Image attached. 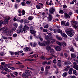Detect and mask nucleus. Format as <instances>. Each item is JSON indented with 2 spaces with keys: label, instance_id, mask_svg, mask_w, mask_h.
<instances>
[{
  "label": "nucleus",
  "instance_id": "obj_39",
  "mask_svg": "<svg viewBox=\"0 0 78 78\" xmlns=\"http://www.w3.org/2000/svg\"><path fill=\"white\" fill-rule=\"evenodd\" d=\"M21 5L22 6H25V2L23 1L21 2Z\"/></svg>",
  "mask_w": 78,
  "mask_h": 78
},
{
  "label": "nucleus",
  "instance_id": "obj_41",
  "mask_svg": "<svg viewBox=\"0 0 78 78\" xmlns=\"http://www.w3.org/2000/svg\"><path fill=\"white\" fill-rule=\"evenodd\" d=\"M31 1H27L26 2V3L27 4H31Z\"/></svg>",
  "mask_w": 78,
  "mask_h": 78
},
{
  "label": "nucleus",
  "instance_id": "obj_16",
  "mask_svg": "<svg viewBox=\"0 0 78 78\" xmlns=\"http://www.w3.org/2000/svg\"><path fill=\"white\" fill-rule=\"evenodd\" d=\"M22 77L23 78H27L28 76L25 73H23L22 74Z\"/></svg>",
  "mask_w": 78,
  "mask_h": 78
},
{
  "label": "nucleus",
  "instance_id": "obj_29",
  "mask_svg": "<svg viewBox=\"0 0 78 78\" xmlns=\"http://www.w3.org/2000/svg\"><path fill=\"white\" fill-rule=\"evenodd\" d=\"M51 40L52 41H51V44H53V42H55V41H56V40H55V39H54L53 38H51Z\"/></svg>",
  "mask_w": 78,
  "mask_h": 78
},
{
  "label": "nucleus",
  "instance_id": "obj_62",
  "mask_svg": "<svg viewBox=\"0 0 78 78\" xmlns=\"http://www.w3.org/2000/svg\"><path fill=\"white\" fill-rule=\"evenodd\" d=\"M55 73H56V74H58V73H59L58 69H57V70H56L55 71Z\"/></svg>",
  "mask_w": 78,
  "mask_h": 78
},
{
  "label": "nucleus",
  "instance_id": "obj_60",
  "mask_svg": "<svg viewBox=\"0 0 78 78\" xmlns=\"http://www.w3.org/2000/svg\"><path fill=\"white\" fill-rule=\"evenodd\" d=\"M6 76H7V77L8 78H11V76H10V75L8 74L7 75H6Z\"/></svg>",
  "mask_w": 78,
  "mask_h": 78
},
{
  "label": "nucleus",
  "instance_id": "obj_15",
  "mask_svg": "<svg viewBox=\"0 0 78 78\" xmlns=\"http://www.w3.org/2000/svg\"><path fill=\"white\" fill-rule=\"evenodd\" d=\"M38 44L39 45H40V46H41V47H44V46H45V44L42 43L40 42H39L38 43Z\"/></svg>",
  "mask_w": 78,
  "mask_h": 78
},
{
  "label": "nucleus",
  "instance_id": "obj_12",
  "mask_svg": "<svg viewBox=\"0 0 78 78\" xmlns=\"http://www.w3.org/2000/svg\"><path fill=\"white\" fill-rule=\"evenodd\" d=\"M9 29L7 28H5V29L4 31V33H8L9 32Z\"/></svg>",
  "mask_w": 78,
  "mask_h": 78
},
{
  "label": "nucleus",
  "instance_id": "obj_51",
  "mask_svg": "<svg viewBox=\"0 0 78 78\" xmlns=\"http://www.w3.org/2000/svg\"><path fill=\"white\" fill-rule=\"evenodd\" d=\"M53 63L54 64H56V59H54L53 60Z\"/></svg>",
  "mask_w": 78,
  "mask_h": 78
},
{
  "label": "nucleus",
  "instance_id": "obj_22",
  "mask_svg": "<svg viewBox=\"0 0 78 78\" xmlns=\"http://www.w3.org/2000/svg\"><path fill=\"white\" fill-rule=\"evenodd\" d=\"M61 35L62 36H63V37H67V36L65 34L62 33Z\"/></svg>",
  "mask_w": 78,
  "mask_h": 78
},
{
  "label": "nucleus",
  "instance_id": "obj_47",
  "mask_svg": "<svg viewBox=\"0 0 78 78\" xmlns=\"http://www.w3.org/2000/svg\"><path fill=\"white\" fill-rule=\"evenodd\" d=\"M46 33L47 34H48V35L50 36H53V35L51 33H49L48 32H47Z\"/></svg>",
  "mask_w": 78,
  "mask_h": 78
},
{
  "label": "nucleus",
  "instance_id": "obj_23",
  "mask_svg": "<svg viewBox=\"0 0 78 78\" xmlns=\"http://www.w3.org/2000/svg\"><path fill=\"white\" fill-rule=\"evenodd\" d=\"M24 21L25 23H30V21L27 19H25Z\"/></svg>",
  "mask_w": 78,
  "mask_h": 78
},
{
  "label": "nucleus",
  "instance_id": "obj_35",
  "mask_svg": "<svg viewBox=\"0 0 78 78\" xmlns=\"http://www.w3.org/2000/svg\"><path fill=\"white\" fill-rule=\"evenodd\" d=\"M56 44L59 45H60V46H61V45H62L61 43L59 41H56Z\"/></svg>",
  "mask_w": 78,
  "mask_h": 78
},
{
  "label": "nucleus",
  "instance_id": "obj_3",
  "mask_svg": "<svg viewBox=\"0 0 78 78\" xmlns=\"http://www.w3.org/2000/svg\"><path fill=\"white\" fill-rule=\"evenodd\" d=\"M29 29V27H28V26H27V24H25L24 27L23 28V31H24V32L25 33H26L27 32V31L26 30H28Z\"/></svg>",
  "mask_w": 78,
  "mask_h": 78
},
{
  "label": "nucleus",
  "instance_id": "obj_57",
  "mask_svg": "<svg viewBox=\"0 0 78 78\" xmlns=\"http://www.w3.org/2000/svg\"><path fill=\"white\" fill-rule=\"evenodd\" d=\"M3 69L4 70H5V71H8V69L7 68H3Z\"/></svg>",
  "mask_w": 78,
  "mask_h": 78
},
{
  "label": "nucleus",
  "instance_id": "obj_17",
  "mask_svg": "<svg viewBox=\"0 0 78 78\" xmlns=\"http://www.w3.org/2000/svg\"><path fill=\"white\" fill-rule=\"evenodd\" d=\"M72 70H73V69L72 68H70L69 70V75H71L72 73Z\"/></svg>",
  "mask_w": 78,
  "mask_h": 78
},
{
  "label": "nucleus",
  "instance_id": "obj_56",
  "mask_svg": "<svg viewBox=\"0 0 78 78\" xmlns=\"http://www.w3.org/2000/svg\"><path fill=\"white\" fill-rule=\"evenodd\" d=\"M47 64V62H46V61L44 62L43 63V65H45Z\"/></svg>",
  "mask_w": 78,
  "mask_h": 78
},
{
  "label": "nucleus",
  "instance_id": "obj_19",
  "mask_svg": "<svg viewBox=\"0 0 78 78\" xmlns=\"http://www.w3.org/2000/svg\"><path fill=\"white\" fill-rule=\"evenodd\" d=\"M74 68H75L76 70H78V65H75L73 66Z\"/></svg>",
  "mask_w": 78,
  "mask_h": 78
},
{
  "label": "nucleus",
  "instance_id": "obj_59",
  "mask_svg": "<svg viewBox=\"0 0 78 78\" xmlns=\"http://www.w3.org/2000/svg\"><path fill=\"white\" fill-rule=\"evenodd\" d=\"M13 36L14 37H17V34H14L13 35Z\"/></svg>",
  "mask_w": 78,
  "mask_h": 78
},
{
  "label": "nucleus",
  "instance_id": "obj_31",
  "mask_svg": "<svg viewBox=\"0 0 78 78\" xmlns=\"http://www.w3.org/2000/svg\"><path fill=\"white\" fill-rule=\"evenodd\" d=\"M45 39L46 40H49L50 39V38L49 37V36L47 35L45 37Z\"/></svg>",
  "mask_w": 78,
  "mask_h": 78
},
{
  "label": "nucleus",
  "instance_id": "obj_55",
  "mask_svg": "<svg viewBox=\"0 0 78 78\" xmlns=\"http://www.w3.org/2000/svg\"><path fill=\"white\" fill-rule=\"evenodd\" d=\"M16 29L15 27H14L12 30V31H16Z\"/></svg>",
  "mask_w": 78,
  "mask_h": 78
},
{
  "label": "nucleus",
  "instance_id": "obj_13",
  "mask_svg": "<svg viewBox=\"0 0 78 78\" xmlns=\"http://www.w3.org/2000/svg\"><path fill=\"white\" fill-rule=\"evenodd\" d=\"M56 39H57L59 41H62V39L61 37H59L58 35H56Z\"/></svg>",
  "mask_w": 78,
  "mask_h": 78
},
{
  "label": "nucleus",
  "instance_id": "obj_40",
  "mask_svg": "<svg viewBox=\"0 0 78 78\" xmlns=\"http://www.w3.org/2000/svg\"><path fill=\"white\" fill-rule=\"evenodd\" d=\"M41 7V5H37L36 6V7L37 9H40V7Z\"/></svg>",
  "mask_w": 78,
  "mask_h": 78
},
{
  "label": "nucleus",
  "instance_id": "obj_9",
  "mask_svg": "<svg viewBox=\"0 0 78 78\" xmlns=\"http://www.w3.org/2000/svg\"><path fill=\"white\" fill-rule=\"evenodd\" d=\"M45 44L46 45H50L51 44V42L50 40H47L45 42Z\"/></svg>",
  "mask_w": 78,
  "mask_h": 78
},
{
  "label": "nucleus",
  "instance_id": "obj_14",
  "mask_svg": "<svg viewBox=\"0 0 78 78\" xmlns=\"http://www.w3.org/2000/svg\"><path fill=\"white\" fill-rule=\"evenodd\" d=\"M34 18L33 17V16H30L28 17V19L29 20H32Z\"/></svg>",
  "mask_w": 78,
  "mask_h": 78
},
{
  "label": "nucleus",
  "instance_id": "obj_7",
  "mask_svg": "<svg viewBox=\"0 0 78 78\" xmlns=\"http://www.w3.org/2000/svg\"><path fill=\"white\" fill-rule=\"evenodd\" d=\"M55 50L56 51H61V47L60 46H57L55 47Z\"/></svg>",
  "mask_w": 78,
  "mask_h": 78
},
{
  "label": "nucleus",
  "instance_id": "obj_48",
  "mask_svg": "<svg viewBox=\"0 0 78 78\" xmlns=\"http://www.w3.org/2000/svg\"><path fill=\"white\" fill-rule=\"evenodd\" d=\"M48 24H47L44 27V28H48Z\"/></svg>",
  "mask_w": 78,
  "mask_h": 78
},
{
  "label": "nucleus",
  "instance_id": "obj_58",
  "mask_svg": "<svg viewBox=\"0 0 78 78\" xmlns=\"http://www.w3.org/2000/svg\"><path fill=\"white\" fill-rule=\"evenodd\" d=\"M59 13H64V11L62 10H61L59 11Z\"/></svg>",
  "mask_w": 78,
  "mask_h": 78
},
{
  "label": "nucleus",
  "instance_id": "obj_63",
  "mask_svg": "<svg viewBox=\"0 0 78 78\" xmlns=\"http://www.w3.org/2000/svg\"><path fill=\"white\" fill-rule=\"evenodd\" d=\"M63 7L64 8H67V5H64L63 6Z\"/></svg>",
  "mask_w": 78,
  "mask_h": 78
},
{
  "label": "nucleus",
  "instance_id": "obj_10",
  "mask_svg": "<svg viewBox=\"0 0 78 78\" xmlns=\"http://www.w3.org/2000/svg\"><path fill=\"white\" fill-rule=\"evenodd\" d=\"M3 22L4 23H3V25H5V24H6L8 23V21L7 19H5L4 20V22Z\"/></svg>",
  "mask_w": 78,
  "mask_h": 78
},
{
  "label": "nucleus",
  "instance_id": "obj_24",
  "mask_svg": "<svg viewBox=\"0 0 78 78\" xmlns=\"http://www.w3.org/2000/svg\"><path fill=\"white\" fill-rule=\"evenodd\" d=\"M48 70H46L45 72H44V75H48L49 73L48 72Z\"/></svg>",
  "mask_w": 78,
  "mask_h": 78
},
{
  "label": "nucleus",
  "instance_id": "obj_49",
  "mask_svg": "<svg viewBox=\"0 0 78 78\" xmlns=\"http://www.w3.org/2000/svg\"><path fill=\"white\" fill-rule=\"evenodd\" d=\"M72 14H73V13H72V12H69V15L70 16H71Z\"/></svg>",
  "mask_w": 78,
  "mask_h": 78
},
{
  "label": "nucleus",
  "instance_id": "obj_61",
  "mask_svg": "<svg viewBox=\"0 0 78 78\" xmlns=\"http://www.w3.org/2000/svg\"><path fill=\"white\" fill-rule=\"evenodd\" d=\"M11 65V64H6V65H5V66L7 67V66L8 67H9V66H10V65Z\"/></svg>",
  "mask_w": 78,
  "mask_h": 78
},
{
  "label": "nucleus",
  "instance_id": "obj_50",
  "mask_svg": "<svg viewBox=\"0 0 78 78\" xmlns=\"http://www.w3.org/2000/svg\"><path fill=\"white\" fill-rule=\"evenodd\" d=\"M73 73L74 74H76V71L75 70H74L73 71Z\"/></svg>",
  "mask_w": 78,
  "mask_h": 78
},
{
  "label": "nucleus",
  "instance_id": "obj_21",
  "mask_svg": "<svg viewBox=\"0 0 78 78\" xmlns=\"http://www.w3.org/2000/svg\"><path fill=\"white\" fill-rule=\"evenodd\" d=\"M71 56L72 58H75L76 57V55L74 54H71Z\"/></svg>",
  "mask_w": 78,
  "mask_h": 78
},
{
  "label": "nucleus",
  "instance_id": "obj_20",
  "mask_svg": "<svg viewBox=\"0 0 78 78\" xmlns=\"http://www.w3.org/2000/svg\"><path fill=\"white\" fill-rule=\"evenodd\" d=\"M50 52L51 54H54L55 53V50L53 49H51Z\"/></svg>",
  "mask_w": 78,
  "mask_h": 78
},
{
  "label": "nucleus",
  "instance_id": "obj_30",
  "mask_svg": "<svg viewBox=\"0 0 78 78\" xmlns=\"http://www.w3.org/2000/svg\"><path fill=\"white\" fill-rule=\"evenodd\" d=\"M57 31L58 33H61V34H62V30L60 29H58L57 30Z\"/></svg>",
  "mask_w": 78,
  "mask_h": 78
},
{
  "label": "nucleus",
  "instance_id": "obj_4",
  "mask_svg": "<svg viewBox=\"0 0 78 78\" xmlns=\"http://www.w3.org/2000/svg\"><path fill=\"white\" fill-rule=\"evenodd\" d=\"M25 73L27 74V76H31V72L28 70H26L25 71Z\"/></svg>",
  "mask_w": 78,
  "mask_h": 78
},
{
  "label": "nucleus",
  "instance_id": "obj_33",
  "mask_svg": "<svg viewBox=\"0 0 78 78\" xmlns=\"http://www.w3.org/2000/svg\"><path fill=\"white\" fill-rule=\"evenodd\" d=\"M37 45V43L36 42L34 43V44H33V47H36Z\"/></svg>",
  "mask_w": 78,
  "mask_h": 78
},
{
  "label": "nucleus",
  "instance_id": "obj_42",
  "mask_svg": "<svg viewBox=\"0 0 78 78\" xmlns=\"http://www.w3.org/2000/svg\"><path fill=\"white\" fill-rule=\"evenodd\" d=\"M45 58H45V57L44 56H42L41 57V59H45Z\"/></svg>",
  "mask_w": 78,
  "mask_h": 78
},
{
  "label": "nucleus",
  "instance_id": "obj_37",
  "mask_svg": "<svg viewBox=\"0 0 78 78\" xmlns=\"http://www.w3.org/2000/svg\"><path fill=\"white\" fill-rule=\"evenodd\" d=\"M50 66H46L45 68V69H50Z\"/></svg>",
  "mask_w": 78,
  "mask_h": 78
},
{
  "label": "nucleus",
  "instance_id": "obj_32",
  "mask_svg": "<svg viewBox=\"0 0 78 78\" xmlns=\"http://www.w3.org/2000/svg\"><path fill=\"white\" fill-rule=\"evenodd\" d=\"M63 76H64V77H65L67 76V73L66 72H65L64 73H63L62 75Z\"/></svg>",
  "mask_w": 78,
  "mask_h": 78
},
{
  "label": "nucleus",
  "instance_id": "obj_8",
  "mask_svg": "<svg viewBox=\"0 0 78 78\" xmlns=\"http://www.w3.org/2000/svg\"><path fill=\"white\" fill-rule=\"evenodd\" d=\"M46 49L48 51H50L51 49V47L49 45H47L46 47Z\"/></svg>",
  "mask_w": 78,
  "mask_h": 78
},
{
  "label": "nucleus",
  "instance_id": "obj_64",
  "mask_svg": "<svg viewBox=\"0 0 78 78\" xmlns=\"http://www.w3.org/2000/svg\"><path fill=\"white\" fill-rule=\"evenodd\" d=\"M20 22L21 23H23L24 22V20H21L20 21Z\"/></svg>",
  "mask_w": 78,
  "mask_h": 78
},
{
  "label": "nucleus",
  "instance_id": "obj_44",
  "mask_svg": "<svg viewBox=\"0 0 78 78\" xmlns=\"http://www.w3.org/2000/svg\"><path fill=\"white\" fill-rule=\"evenodd\" d=\"M41 72H44V68L43 67H41Z\"/></svg>",
  "mask_w": 78,
  "mask_h": 78
},
{
  "label": "nucleus",
  "instance_id": "obj_52",
  "mask_svg": "<svg viewBox=\"0 0 78 78\" xmlns=\"http://www.w3.org/2000/svg\"><path fill=\"white\" fill-rule=\"evenodd\" d=\"M69 23L67 22L66 23V24L65 25L66 27H67L69 26Z\"/></svg>",
  "mask_w": 78,
  "mask_h": 78
},
{
  "label": "nucleus",
  "instance_id": "obj_34",
  "mask_svg": "<svg viewBox=\"0 0 78 78\" xmlns=\"http://www.w3.org/2000/svg\"><path fill=\"white\" fill-rule=\"evenodd\" d=\"M43 32H44V33H46V32H47L48 31V30L45 29H44L43 30Z\"/></svg>",
  "mask_w": 78,
  "mask_h": 78
},
{
  "label": "nucleus",
  "instance_id": "obj_38",
  "mask_svg": "<svg viewBox=\"0 0 78 78\" xmlns=\"http://www.w3.org/2000/svg\"><path fill=\"white\" fill-rule=\"evenodd\" d=\"M22 15H25V11L24 10H23L22 12Z\"/></svg>",
  "mask_w": 78,
  "mask_h": 78
},
{
  "label": "nucleus",
  "instance_id": "obj_27",
  "mask_svg": "<svg viewBox=\"0 0 78 78\" xmlns=\"http://www.w3.org/2000/svg\"><path fill=\"white\" fill-rule=\"evenodd\" d=\"M4 23L3 22V21L1 20V21H0V31H1V30H2V29L1 28H1V25H2V24H3V23Z\"/></svg>",
  "mask_w": 78,
  "mask_h": 78
},
{
  "label": "nucleus",
  "instance_id": "obj_26",
  "mask_svg": "<svg viewBox=\"0 0 78 78\" xmlns=\"http://www.w3.org/2000/svg\"><path fill=\"white\" fill-rule=\"evenodd\" d=\"M70 51H73V52H75V50H74V48L72 47H71L70 49Z\"/></svg>",
  "mask_w": 78,
  "mask_h": 78
},
{
  "label": "nucleus",
  "instance_id": "obj_28",
  "mask_svg": "<svg viewBox=\"0 0 78 78\" xmlns=\"http://www.w3.org/2000/svg\"><path fill=\"white\" fill-rule=\"evenodd\" d=\"M62 45L63 47H65L66 46V43L64 42H62Z\"/></svg>",
  "mask_w": 78,
  "mask_h": 78
},
{
  "label": "nucleus",
  "instance_id": "obj_54",
  "mask_svg": "<svg viewBox=\"0 0 78 78\" xmlns=\"http://www.w3.org/2000/svg\"><path fill=\"white\" fill-rule=\"evenodd\" d=\"M57 66L58 67H61V63H58L57 64Z\"/></svg>",
  "mask_w": 78,
  "mask_h": 78
},
{
  "label": "nucleus",
  "instance_id": "obj_43",
  "mask_svg": "<svg viewBox=\"0 0 78 78\" xmlns=\"http://www.w3.org/2000/svg\"><path fill=\"white\" fill-rule=\"evenodd\" d=\"M39 4L40 5H41V7H42V8H43V7H44V5H43V4H42V3L40 2L39 3Z\"/></svg>",
  "mask_w": 78,
  "mask_h": 78
},
{
  "label": "nucleus",
  "instance_id": "obj_45",
  "mask_svg": "<svg viewBox=\"0 0 78 78\" xmlns=\"http://www.w3.org/2000/svg\"><path fill=\"white\" fill-rule=\"evenodd\" d=\"M14 27H16V28H17V23H14Z\"/></svg>",
  "mask_w": 78,
  "mask_h": 78
},
{
  "label": "nucleus",
  "instance_id": "obj_5",
  "mask_svg": "<svg viewBox=\"0 0 78 78\" xmlns=\"http://www.w3.org/2000/svg\"><path fill=\"white\" fill-rule=\"evenodd\" d=\"M24 51H30L31 50V48H30L29 47H27L26 48H24Z\"/></svg>",
  "mask_w": 78,
  "mask_h": 78
},
{
  "label": "nucleus",
  "instance_id": "obj_53",
  "mask_svg": "<svg viewBox=\"0 0 78 78\" xmlns=\"http://www.w3.org/2000/svg\"><path fill=\"white\" fill-rule=\"evenodd\" d=\"M52 4H53V2H52V1H50V2H49V5L50 6H51V5H52Z\"/></svg>",
  "mask_w": 78,
  "mask_h": 78
},
{
  "label": "nucleus",
  "instance_id": "obj_1",
  "mask_svg": "<svg viewBox=\"0 0 78 78\" xmlns=\"http://www.w3.org/2000/svg\"><path fill=\"white\" fill-rule=\"evenodd\" d=\"M54 12H55V8L52 7L49 10V13L48 14L49 17L48 18V21H51L52 20L53 17L51 14H54Z\"/></svg>",
  "mask_w": 78,
  "mask_h": 78
},
{
  "label": "nucleus",
  "instance_id": "obj_2",
  "mask_svg": "<svg viewBox=\"0 0 78 78\" xmlns=\"http://www.w3.org/2000/svg\"><path fill=\"white\" fill-rule=\"evenodd\" d=\"M66 33L70 37H72L75 34V31L72 29H71L69 30L66 31Z\"/></svg>",
  "mask_w": 78,
  "mask_h": 78
},
{
  "label": "nucleus",
  "instance_id": "obj_11",
  "mask_svg": "<svg viewBox=\"0 0 78 78\" xmlns=\"http://www.w3.org/2000/svg\"><path fill=\"white\" fill-rule=\"evenodd\" d=\"M30 32L31 34H36V31L34 30H30Z\"/></svg>",
  "mask_w": 78,
  "mask_h": 78
},
{
  "label": "nucleus",
  "instance_id": "obj_36",
  "mask_svg": "<svg viewBox=\"0 0 78 78\" xmlns=\"http://www.w3.org/2000/svg\"><path fill=\"white\" fill-rule=\"evenodd\" d=\"M64 63H65V65L66 66H68V65H69V62H65Z\"/></svg>",
  "mask_w": 78,
  "mask_h": 78
},
{
  "label": "nucleus",
  "instance_id": "obj_6",
  "mask_svg": "<svg viewBox=\"0 0 78 78\" xmlns=\"http://www.w3.org/2000/svg\"><path fill=\"white\" fill-rule=\"evenodd\" d=\"M64 16L65 18H67V19H70V16L69 14L66 13H64Z\"/></svg>",
  "mask_w": 78,
  "mask_h": 78
},
{
  "label": "nucleus",
  "instance_id": "obj_18",
  "mask_svg": "<svg viewBox=\"0 0 78 78\" xmlns=\"http://www.w3.org/2000/svg\"><path fill=\"white\" fill-rule=\"evenodd\" d=\"M61 25H63V26H65L66 25V21H62L61 22Z\"/></svg>",
  "mask_w": 78,
  "mask_h": 78
},
{
  "label": "nucleus",
  "instance_id": "obj_25",
  "mask_svg": "<svg viewBox=\"0 0 78 78\" xmlns=\"http://www.w3.org/2000/svg\"><path fill=\"white\" fill-rule=\"evenodd\" d=\"M52 58H53V56H51L49 58H46L45 59V60H50V59H52Z\"/></svg>",
  "mask_w": 78,
  "mask_h": 78
},
{
  "label": "nucleus",
  "instance_id": "obj_46",
  "mask_svg": "<svg viewBox=\"0 0 78 78\" xmlns=\"http://www.w3.org/2000/svg\"><path fill=\"white\" fill-rule=\"evenodd\" d=\"M35 56V55H30L29 57V58H33V57H34Z\"/></svg>",
  "mask_w": 78,
  "mask_h": 78
}]
</instances>
